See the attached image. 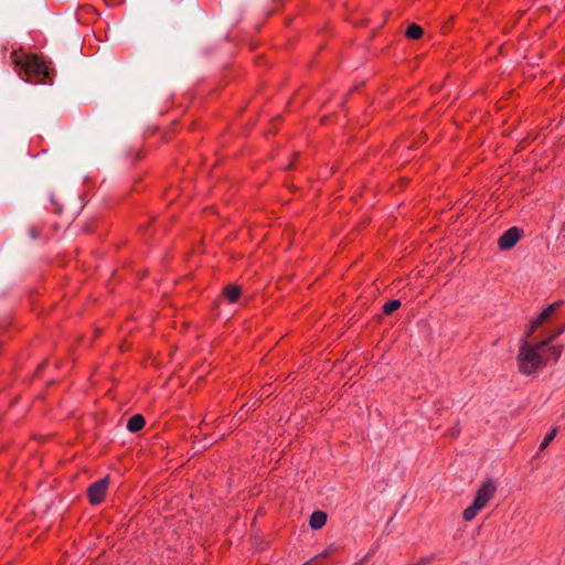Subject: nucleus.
<instances>
[{"instance_id": "obj_1", "label": "nucleus", "mask_w": 565, "mask_h": 565, "mask_svg": "<svg viewBox=\"0 0 565 565\" xmlns=\"http://www.w3.org/2000/svg\"><path fill=\"white\" fill-rule=\"evenodd\" d=\"M564 329V327L559 328L552 335L535 343L523 340L516 355L519 371L531 375L543 369L550 361H557L563 345H553L552 342L563 333Z\"/></svg>"}, {"instance_id": "obj_2", "label": "nucleus", "mask_w": 565, "mask_h": 565, "mask_svg": "<svg viewBox=\"0 0 565 565\" xmlns=\"http://www.w3.org/2000/svg\"><path fill=\"white\" fill-rule=\"evenodd\" d=\"M497 491V484L492 479H488L480 488L477 490L476 497L471 505L466 508L462 512V518L465 521H472L478 512L482 510L489 501L493 498Z\"/></svg>"}, {"instance_id": "obj_3", "label": "nucleus", "mask_w": 565, "mask_h": 565, "mask_svg": "<svg viewBox=\"0 0 565 565\" xmlns=\"http://www.w3.org/2000/svg\"><path fill=\"white\" fill-rule=\"evenodd\" d=\"M25 81L35 84L51 83L52 77L49 67L36 55H30L24 63Z\"/></svg>"}, {"instance_id": "obj_4", "label": "nucleus", "mask_w": 565, "mask_h": 565, "mask_svg": "<svg viewBox=\"0 0 565 565\" xmlns=\"http://www.w3.org/2000/svg\"><path fill=\"white\" fill-rule=\"evenodd\" d=\"M108 483V478H103L88 487L87 497L90 504L96 505L104 501Z\"/></svg>"}, {"instance_id": "obj_5", "label": "nucleus", "mask_w": 565, "mask_h": 565, "mask_svg": "<svg viewBox=\"0 0 565 565\" xmlns=\"http://www.w3.org/2000/svg\"><path fill=\"white\" fill-rule=\"evenodd\" d=\"M522 231L516 226L507 230L498 239V246L501 250L512 248L521 238Z\"/></svg>"}, {"instance_id": "obj_6", "label": "nucleus", "mask_w": 565, "mask_h": 565, "mask_svg": "<svg viewBox=\"0 0 565 565\" xmlns=\"http://www.w3.org/2000/svg\"><path fill=\"white\" fill-rule=\"evenodd\" d=\"M562 301H555L547 306L534 320L533 327L539 328L541 324H543L562 305Z\"/></svg>"}, {"instance_id": "obj_7", "label": "nucleus", "mask_w": 565, "mask_h": 565, "mask_svg": "<svg viewBox=\"0 0 565 565\" xmlns=\"http://www.w3.org/2000/svg\"><path fill=\"white\" fill-rule=\"evenodd\" d=\"M146 425V419L142 415L136 414L131 416L127 422V429L131 433L141 430Z\"/></svg>"}, {"instance_id": "obj_8", "label": "nucleus", "mask_w": 565, "mask_h": 565, "mask_svg": "<svg viewBox=\"0 0 565 565\" xmlns=\"http://www.w3.org/2000/svg\"><path fill=\"white\" fill-rule=\"evenodd\" d=\"M241 294H242L241 287L237 285H227L223 290L224 297H226V299L231 303L236 302L239 299Z\"/></svg>"}, {"instance_id": "obj_9", "label": "nucleus", "mask_w": 565, "mask_h": 565, "mask_svg": "<svg viewBox=\"0 0 565 565\" xmlns=\"http://www.w3.org/2000/svg\"><path fill=\"white\" fill-rule=\"evenodd\" d=\"M327 522V514L323 511H315L311 516L309 524L312 529H321Z\"/></svg>"}, {"instance_id": "obj_10", "label": "nucleus", "mask_w": 565, "mask_h": 565, "mask_svg": "<svg viewBox=\"0 0 565 565\" xmlns=\"http://www.w3.org/2000/svg\"><path fill=\"white\" fill-rule=\"evenodd\" d=\"M423 33H424L423 28L416 23L409 24L405 31V35L408 39H413V40L420 39Z\"/></svg>"}, {"instance_id": "obj_11", "label": "nucleus", "mask_w": 565, "mask_h": 565, "mask_svg": "<svg viewBox=\"0 0 565 565\" xmlns=\"http://www.w3.org/2000/svg\"><path fill=\"white\" fill-rule=\"evenodd\" d=\"M401 307V301L397 299L390 300L386 303H384L382 311L384 315H392L394 311H396Z\"/></svg>"}, {"instance_id": "obj_12", "label": "nucleus", "mask_w": 565, "mask_h": 565, "mask_svg": "<svg viewBox=\"0 0 565 565\" xmlns=\"http://www.w3.org/2000/svg\"><path fill=\"white\" fill-rule=\"evenodd\" d=\"M556 434H557V428L556 427L552 428V430L548 434H546V436L544 437L543 441L541 443V445L539 447V450L543 451L550 445V443L555 438Z\"/></svg>"}, {"instance_id": "obj_13", "label": "nucleus", "mask_w": 565, "mask_h": 565, "mask_svg": "<svg viewBox=\"0 0 565 565\" xmlns=\"http://www.w3.org/2000/svg\"><path fill=\"white\" fill-rule=\"evenodd\" d=\"M41 233H42V228L40 226H36V225H32L30 228H29V235L32 239H36L41 236Z\"/></svg>"}, {"instance_id": "obj_14", "label": "nucleus", "mask_w": 565, "mask_h": 565, "mask_svg": "<svg viewBox=\"0 0 565 565\" xmlns=\"http://www.w3.org/2000/svg\"><path fill=\"white\" fill-rule=\"evenodd\" d=\"M434 558H435V554L424 556L417 563L412 564V565H428L434 561Z\"/></svg>"}, {"instance_id": "obj_15", "label": "nucleus", "mask_w": 565, "mask_h": 565, "mask_svg": "<svg viewBox=\"0 0 565 565\" xmlns=\"http://www.w3.org/2000/svg\"><path fill=\"white\" fill-rule=\"evenodd\" d=\"M460 434V428L458 426V424H456L454 427L450 428L449 430V435L451 438H457Z\"/></svg>"}, {"instance_id": "obj_16", "label": "nucleus", "mask_w": 565, "mask_h": 565, "mask_svg": "<svg viewBox=\"0 0 565 565\" xmlns=\"http://www.w3.org/2000/svg\"><path fill=\"white\" fill-rule=\"evenodd\" d=\"M536 329H537V328H534V327H533V322L531 321L530 328H529V330L525 332V334H524V339H523V340L529 341V338H530V337H532V334L535 332V330H536Z\"/></svg>"}, {"instance_id": "obj_17", "label": "nucleus", "mask_w": 565, "mask_h": 565, "mask_svg": "<svg viewBox=\"0 0 565 565\" xmlns=\"http://www.w3.org/2000/svg\"><path fill=\"white\" fill-rule=\"evenodd\" d=\"M303 565H320V561L318 559V557H315V558L306 562Z\"/></svg>"}, {"instance_id": "obj_18", "label": "nucleus", "mask_w": 565, "mask_h": 565, "mask_svg": "<svg viewBox=\"0 0 565 565\" xmlns=\"http://www.w3.org/2000/svg\"><path fill=\"white\" fill-rule=\"evenodd\" d=\"M141 157H142V156H141V152L139 151V152L137 153L136 159L132 161V164H135V163H136V161H137V160H139Z\"/></svg>"}, {"instance_id": "obj_19", "label": "nucleus", "mask_w": 565, "mask_h": 565, "mask_svg": "<svg viewBox=\"0 0 565 565\" xmlns=\"http://www.w3.org/2000/svg\"><path fill=\"white\" fill-rule=\"evenodd\" d=\"M46 362H43L41 363L39 366H38V372H40L41 370L44 369V365H45Z\"/></svg>"}, {"instance_id": "obj_20", "label": "nucleus", "mask_w": 565, "mask_h": 565, "mask_svg": "<svg viewBox=\"0 0 565 565\" xmlns=\"http://www.w3.org/2000/svg\"><path fill=\"white\" fill-rule=\"evenodd\" d=\"M46 362H43L41 363L39 366H38V372H40L41 370L44 369V365H45Z\"/></svg>"}, {"instance_id": "obj_21", "label": "nucleus", "mask_w": 565, "mask_h": 565, "mask_svg": "<svg viewBox=\"0 0 565 565\" xmlns=\"http://www.w3.org/2000/svg\"><path fill=\"white\" fill-rule=\"evenodd\" d=\"M369 558V555H366L360 563H356L354 565H363V563Z\"/></svg>"}, {"instance_id": "obj_22", "label": "nucleus", "mask_w": 565, "mask_h": 565, "mask_svg": "<svg viewBox=\"0 0 565 565\" xmlns=\"http://www.w3.org/2000/svg\"><path fill=\"white\" fill-rule=\"evenodd\" d=\"M564 9H565V0H564Z\"/></svg>"}]
</instances>
